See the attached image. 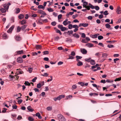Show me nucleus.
Segmentation results:
<instances>
[{"instance_id": "obj_1", "label": "nucleus", "mask_w": 121, "mask_h": 121, "mask_svg": "<svg viewBox=\"0 0 121 121\" xmlns=\"http://www.w3.org/2000/svg\"><path fill=\"white\" fill-rule=\"evenodd\" d=\"M57 117L60 121H65L66 119L61 114L57 115Z\"/></svg>"}, {"instance_id": "obj_2", "label": "nucleus", "mask_w": 121, "mask_h": 121, "mask_svg": "<svg viewBox=\"0 0 121 121\" xmlns=\"http://www.w3.org/2000/svg\"><path fill=\"white\" fill-rule=\"evenodd\" d=\"M14 38L15 40L17 41H20L22 39L21 37L18 35H15L14 37Z\"/></svg>"}, {"instance_id": "obj_3", "label": "nucleus", "mask_w": 121, "mask_h": 121, "mask_svg": "<svg viewBox=\"0 0 121 121\" xmlns=\"http://www.w3.org/2000/svg\"><path fill=\"white\" fill-rule=\"evenodd\" d=\"M10 5V3L9 2H8L7 4H4L3 7L6 10H8L9 8V6Z\"/></svg>"}, {"instance_id": "obj_4", "label": "nucleus", "mask_w": 121, "mask_h": 121, "mask_svg": "<svg viewBox=\"0 0 121 121\" xmlns=\"http://www.w3.org/2000/svg\"><path fill=\"white\" fill-rule=\"evenodd\" d=\"M22 54H24L23 50L18 51H16L15 53V55H17Z\"/></svg>"}, {"instance_id": "obj_5", "label": "nucleus", "mask_w": 121, "mask_h": 121, "mask_svg": "<svg viewBox=\"0 0 121 121\" xmlns=\"http://www.w3.org/2000/svg\"><path fill=\"white\" fill-rule=\"evenodd\" d=\"M58 26V28L60 29L62 31H64L66 30V28L65 27H63L61 25H60Z\"/></svg>"}, {"instance_id": "obj_6", "label": "nucleus", "mask_w": 121, "mask_h": 121, "mask_svg": "<svg viewBox=\"0 0 121 121\" xmlns=\"http://www.w3.org/2000/svg\"><path fill=\"white\" fill-rule=\"evenodd\" d=\"M37 12L38 13L43 14L44 15H47L46 14L44 11L41 9L37 11Z\"/></svg>"}, {"instance_id": "obj_7", "label": "nucleus", "mask_w": 121, "mask_h": 121, "mask_svg": "<svg viewBox=\"0 0 121 121\" xmlns=\"http://www.w3.org/2000/svg\"><path fill=\"white\" fill-rule=\"evenodd\" d=\"M17 62L21 63L23 62L22 58V57H18L17 59Z\"/></svg>"}, {"instance_id": "obj_8", "label": "nucleus", "mask_w": 121, "mask_h": 121, "mask_svg": "<svg viewBox=\"0 0 121 121\" xmlns=\"http://www.w3.org/2000/svg\"><path fill=\"white\" fill-rule=\"evenodd\" d=\"M81 51L82 53L83 54H86L87 53V52L85 49H81Z\"/></svg>"}, {"instance_id": "obj_9", "label": "nucleus", "mask_w": 121, "mask_h": 121, "mask_svg": "<svg viewBox=\"0 0 121 121\" xmlns=\"http://www.w3.org/2000/svg\"><path fill=\"white\" fill-rule=\"evenodd\" d=\"M121 9L119 6H118L116 12L117 14H119L121 13Z\"/></svg>"}, {"instance_id": "obj_10", "label": "nucleus", "mask_w": 121, "mask_h": 121, "mask_svg": "<svg viewBox=\"0 0 121 121\" xmlns=\"http://www.w3.org/2000/svg\"><path fill=\"white\" fill-rule=\"evenodd\" d=\"M13 26H12L7 31V32L8 33H11L14 28Z\"/></svg>"}, {"instance_id": "obj_11", "label": "nucleus", "mask_w": 121, "mask_h": 121, "mask_svg": "<svg viewBox=\"0 0 121 121\" xmlns=\"http://www.w3.org/2000/svg\"><path fill=\"white\" fill-rule=\"evenodd\" d=\"M99 35V34H97L95 35H90V36L91 37L93 38H97V36Z\"/></svg>"}, {"instance_id": "obj_12", "label": "nucleus", "mask_w": 121, "mask_h": 121, "mask_svg": "<svg viewBox=\"0 0 121 121\" xmlns=\"http://www.w3.org/2000/svg\"><path fill=\"white\" fill-rule=\"evenodd\" d=\"M22 25H23L21 27L22 30H23L26 27L27 25L23 24V23H21Z\"/></svg>"}, {"instance_id": "obj_13", "label": "nucleus", "mask_w": 121, "mask_h": 121, "mask_svg": "<svg viewBox=\"0 0 121 121\" xmlns=\"http://www.w3.org/2000/svg\"><path fill=\"white\" fill-rule=\"evenodd\" d=\"M42 46L41 45H36L35 47L36 48L37 50H39L41 48Z\"/></svg>"}, {"instance_id": "obj_14", "label": "nucleus", "mask_w": 121, "mask_h": 121, "mask_svg": "<svg viewBox=\"0 0 121 121\" xmlns=\"http://www.w3.org/2000/svg\"><path fill=\"white\" fill-rule=\"evenodd\" d=\"M16 10L15 13L16 14L19 13L20 11L21 10L20 9L18 8H16L15 9Z\"/></svg>"}, {"instance_id": "obj_15", "label": "nucleus", "mask_w": 121, "mask_h": 121, "mask_svg": "<svg viewBox=\"0 0 121 121\" xmlns=\"http://www.w3.org/2000/svg\"><path fill=\"white\" fill-rule=\"evenodd\" d=\"M36 116L38 117L39 118L41 119L42 118V117L41 116L39 112H37L36 114Z\"/></svg>"}, {"instance_id": "obj_16", "label": "nucleus", "mask_w": 121, "mask_h": 121, "mask_svg": "<svg viewBox=\"0 0 121 121\" xmlns=\"http://www.w3.org/2000/svg\"><path fill=\"white\" fill-rule=\"evenodd\" d=\"M72 95H70L67 96L66 97L65 99H70L72 98Z\"/></svg>"}, {"instance_id": "obj_17", "label": "nucleus", "mask_w": 121, "mask_h": 121, "mask_svg": "<svg viewBox=\"0 0 121 121\" xmlns=\"http://www.w3.org/2000/svg\"><path fill=\"white\" fill-rule=\"evenodd\" d=\"M86 46H87L88 47L90 48L93 46V45L91 43H88L86 44Z\"/></svg>"}, {"instance_id": "obj_18", "label": "nucleus", "mask_w": 121, "mask_h": 121, "mask_svg": "<svg viewBox=\"0 0 121 121\" xmlns=\"http://www.w3.org/2000/svg\"><path fill=\"white\" fill-rule=\"evenodd\" d=\"M31 108V107L30 106H29L27 107V109L29 111L32 112L34 110L32 108Z\"/></svg>"}, {"instance_id": "obj_19", "label": "nucleus", "mask_w": 121, "mask_h": 121, "mask_svg": "<svg viewBox=\"0 0 121 121\" xmlns=\"http://www.w3.org/2000/svg\"><path fill=\"white\" fill-rule=\"evenodd\" d=\"M6 9L5 8H1L0 9V10L2 13H4L6 12Z\"/></svg>"}, {"instance_id": "obj_20", "label": "nucleus", "mask_w": 121, "mask_h": 121, "mask_svg": "<svg viewBox=\"0 0 121 121\" xmlns=\"http://www.w3.org/2000/svg\"><path fill=\"white\" fill-rule=\"evenodd\" d=\"M115 40L113 41H107V42L108 43H112L116 42Z\"/></svg>"}, {"instance_id": "obj_21", "label": "nucleus", "mask_w": 121, "mask_h": 121, "mask_svg": "<svg viewBox=\"0 0 121 121\" xmlns=\"http://www.w3.org/2000/svg\"><path fill=\"white\" fill-rule=\"evenodd\" d=\"M88 3L87 2H85L83 4V7H85L86 6H87V5H88Z\"/></svg>"}, {"instance_id": "obj_22", "label": "nucleus", "mask_w": 121, "mask_h": 121, "mask_svg": "<svg viewBox=\"0 0 121 121\" xmlns=\"http://www.w3.org/2000/svg\"><path fill=\"white\" fill-rule=\"evenodd\" d=\"M24 84L26 86H30V83L28 81H25Z\"/></svg>"}, {"instance_id": "obj_23", "label": "nucleus", "mask_w": 121, "mask_h": 121, "mask_svg": "<svg viewBox=\"0 0 121 121\" xmlns=\"http://www.w3.org/2000/svg\"><path fill=\"white\" fill-rule=\"evenodd\" d=\"M48 11L49 12H53L54 11V10L51 8H49L47 9Z\"/></svg>"}, {"instance_id": "obj_24", "label": "nucleus", "mask_w": 121, "mask_h": 121, "mask_svg": "<svg viewBox=\"0 0 121 121\" xmlns=\"http://www.w3.org/2000/svg\"><path fill=\"white\" fill-rule=\"evenodd\" d=\"M18 17L19 19H22L24 17V15L23 14H21L18 16Z\"/></svg>"}, {"instance_id": "obj_25", "label": "nucleus", "mask_w": 121, "mask_h": 121, "mask_svg": "<svg viewBox=\"0 0 121 121\" xmlns=\"http://www.w3.org/2000/svg\"><path fill=\"white\" fill-rule=\"evenodd\" d=\"M21 27L19 26H18L17 28V32H19L21 30Z\"/></svg>"}, {"instance_id": "obj_26", "label": "nucleus", "mask_w": 121, "mask_h": 121, "mask_svg": "<svg viewBox=\"0 0 121 121\" xmlns=\"http://www.w3.org/2000/svg\"><path fill=\"white\" fill-rule=\"evenodd\" d=\"M42 86L41 84V83H39L37 84V87L38 88H39Z\"/></svg>"}, {"instance_id": "obj_27", "label": "nucleus", "mask_w": 121, "mask_h": 121, "mask_svg": "<svg viewBox=\"0 0 121 121\" xmlns=\"http://www.w3.org/2000/svg\"><path fill=\"white\" fill-rule=\"evenodd\" d=\"M73 36L74 37H76V38H78L79 37V36L78 34H76V33H75V34H73Z\"/></svg>"}, {"instance_id": "obj_28", "label": "nucleus", "mask_w": 121, "mask_h": 121, "mask_svg": "<svg viewBox=\"0 0 121 121\" xmlns=\"http://www.w3.org/2000/svg\"><path fill=\"white\" fill-rule=\"evenodd\" d=\"M90 63L92 65H94L95 64L94 60H91Z\"/></svg>"}, {"instance_id": "obj_29", "label": "nucleus", "mask_w": 121, "mask_h": 121, "mask_svg": "<svg viewBox=\"0 0 121 121\" xmlns=\"http://www.w3.org/2000/svg\"><path fill=\"white\" fill-rule=\"evenodd\" d=\"M113 82V80H110L109 79H107L106 81V82L108 83H112Z\"/></svg>"}, {"instance_id": "obj_30", "label": "nucleus", "mask_w": 121, "mask_h": 121, "mask_svg": "<svg viewBox=\"0 0 121 121\" xmlns=\"http://www.w3.org/2000/svg\"><path fill=\"white\" fill-rule=\"evenodd\" d=\"M83 65L82 63L81 62H79L77 63V65L78 66H81Z\"/></svg>"}, {"instance_id": "obj_31", "label": "nucleus", "mask_w": 121, "mask_h": 121, "mask_svg": "<svg viewBox=\"0 0 121 121\" xmlns=\"http://www.w3.org/2000/svg\"><path fill=\"white\" fill-rule=\"evenodd\" d=\"M28 120L30 121H33L34 120V119L32 117H28Z\"/></svg>"}, {"instance_id": "obj_32", "label": "nucleus", "mask_w": 121, "mask_h": 121, "mask_svg": "<svg viewBox=\"0 0 121 121\" xmlns=\"http://www.w3.org/2000/svg\"><path fill=\"white\" fill-rule=\"evenodd\" d=\"M107 56V54L105 53H103L102 55V57L104 58L106 57Z\"/></svg>"}, {"instance_id": "obj_33", "label": "nucleus", "mask_w": 121, "mask_h": 121, "mask_svg": "<svg viewBox=\"0 0 121 121\" xmlns=\"http://www.w3.org/2000/svg\"><path fill=\"white\" fill-rule=\"evenodd\" d=\"M81 42L82 43H86L87 42L86 40V39H82Z\"/></svg>"}, {"instance_id": "obj_34", "label": "nucleus", "mask_w": 121, "mask_h": 121, "mask_svg": "<svg viewBox=\"0 0 121 121\" xmlns=\"http://www.w3.org/2000/svg\"><path fill=\"white\" fill-rule=\"evenodd\" d=\"M56 33H59L60 35H62V33L60 30L58 29H57L56 30Z\"/></svg>"}, {"instance_id": "obj_35", "label": "nucleus", "mask_w": 121, "mask_h": 121, "mask_svg": "<svg viewBox=\"0 0 121 121\" xmlns=\"http://www.w3.org/2000/svg\"><path fill=\"white\" fill-rule=\"evenodd\" d=\"M47 109L48 111H51L52 110V107L49 106L47 108Z\"/></svg>"}, {"instance_id": "obj_36", "label": "nucleus", "mask_w": 121, "mask_h": 121, "mask_svg": "<svg viewBox=\"0 0 121 121\" xmlns=\"http://www.w3.org/2000/svg\"><path fill=\"white\" fill-rule=\"evenodd\" d=\"M73 33V31L71 30L70 31H68L67 33H68L69 35H70L71 34H72Z\"/></svg>"}, {"instance_id": "obj_37", "label": "nucleus", "mask_w": 121, "mask_h": 121, "mask_svg": "<svg viewBox=\"0 0 121 121\" xmlns=\"http://www.w3.org/2000/svg\"><path fill=\"white\" fill-rule=\"evenodd\" d=\"M103 38V37L102 35H99L98 37V39L99 40H101Z\"/></svg>"}, {"instance_id": "obj_38", "label": "nucleus", "mask_w": 121, "mask_h": 121, "mask_svg": "<svg viewBox=\"0 0 121 121\" xmlns=\"http://www.w3.org/2000/svg\"><path fill=\"white\" fill-rule=\"evenodd\" d=\"M121 77L117 78L116 79L114 80V81L115 82L117 81H119L121 80Z\"/></svg>"}, {"instance_id": "obj_39", "label": "nucleus", "mask_w": 121, "mask_h": 121, "mask_svg": "<svg viewBox=\"0 0 121 121\" xmlns=\"http://www.w3.org/2000/svg\"><path fill=\"white\" fill-rule=\"evenodd\" d=\"M78 84H79L81 86H84V84H83V82H79L78 83Z\"/></svg>"}, {"instance_id": "obj_40", "label": "nucleus", "mask_w": 121, "mask_h": 121, "mask_svg": "<svg viewBox=\"0 0 121 121\" xmlns=\"http://www.w3.org/2000/svg\"><path fill=\"white\" fill-rule=\"evenodd\" d=\"M83 27H86L88 25V23H82Z\"/></svg>"}, {"instance_id": "obj_41", "label": "nucleus", "mask_w": 121, "mask_h": 121, "mask_svg": "<svg viewBox=\"0 0 121 121\" xmlns=\"http://www.w3.org/2000/svg\"><path fill=\"white\" fill-rule=\"evenodd\" d=\"M105 26L107 28H109L110 27V26L109 24H108V23H107L106 24Z\"/></svg>"}, {"instance_id": "obj_42", "label": "nucleus", "mask_w": 121, "mask_h": 121, "mask_svg": "<svg viewBox=\"0 0 121 121\" xmlns=\"http://www.w3.org/2000/svg\"><path fill=\"white\" fill-rule=\"evenodd\" d=\"M77 87V86L75 85H73L72 87V90H73L74 89H76Z\"/></svg>"}, {"instance_id": "obj_43", "label": "nucleus", "mask_w": 121, "mask_h": 121, "mask_svg": "<svg viewBox=\"0 0 121 121\" xmlns=\"http://www.w3.org/2000/svg\"><path fill=\"white\" fill-rule=\"evenodd\" d=\"M34 6H32V7H31L30 8V9L31 10H34L35 11H36L37 10V9H34Z\"/></svg>"}, {"instance_id": "obj_44", "label": "nucleus", "mask_w": 121, "mask_h": 121, "mask_svg": "<svg viewBox=\"0 0 121 121\" xmlns=\"http://www.w3.org/2000/svg\"><path fill=\"white\" fill-rule=\"evenodd\" d=\"M68 27L69 29H71L73 27V25L71 24H69Z\"/></svg>"}, {"instance_id": "obj_45", "label": "nucleus", "mask_w": 121, "mask_h": 121, "mask_svg": "<svg viewBox=\"0 0 121 121\" xmlns=\"http://www.w3.org/2000/svg\"><path fill=\"white\" fill-rule=\"evenodd\" d=\"M91 60V58H89V59H85V61H87L88 62H89Z\"/></svg>"}, {"instance_id": "obj_46", "label": "nucleus", "mask_w": 121, "mask_h": 121, "mask_svg": "<svg viewBox=\"0 0 121 121\" xmlns=\"http://www.w3.org/2000/svg\"><path fill=\"white\" fill-rule=\"evenodd\" d=\"M41 75L43 76L47 77L48 76V74L47 73H45L43 74H42Z\"/></svg>"}, {"instance_id": "obj_47", "label": "nucleus", "mask_w": 121, "mask_h": 121, "mask_svg": "<svg viewBox=\"0 0 121 121\" xmlns=\"http://www.w3.org/2000/svg\"><path fill=\"white\" fill-rule=\"evenodd\" d=\"M43 52L44 55L48 54L49 53V52L47 51H44Z\"/></svg>"}, {"instance_id": "obj_48", "label": "nucleus", "mask_w": 121, "mask_h": 121, "mask_svg": "<svg viewBox=\"0 0 121 121\" xmlns=\"http://www.w3.org/2000/svg\"><path fill=\"white\" fill-rule=\"evenodd\" d=\"M104 14L105 15H107L108 14V13L107 11L106 10L104 13Z\"/></svg>"}, {"instance_id": "obj_49", "label": "nucleus", "mask_w": 121, "mask_h": 121, "mask_svg": "<svg viewBox=\"0 0 121 121\" xmlns=\"http://www.w3.org/2000/svg\"><path fill=\"white\" fill-rule=\"evenodd\" d=\"M17 106L15 104L13 105L12 106V107L14 109H16L17 108Z\"/></svg>"}, {"instance_id": "obj_50", "label": "nucleus", "mask_w": 121, "mask_h": 121, "mask_svg": "<svg viewBox=\"0 0 121 121\" xmlns=\"http://www.w3.org/2000/svg\"><path fill=\"white\" fill-rule=\"evenodd\" d=\"M95 8L96 10H98L99 9V7L98 6H95Z\"/></svg>"}, {"instance_id": "obj_51", "label": "nucleus", "mask_w": 121, "mask_h": 121, "mask_svg": "<svg viewBox=\"0 0 121 121\" xmlns=\"http://www.w3.org/2000/svg\"><path fill=\"white\" fill-rule=\"evenodd\" d=\"M28 70L30 73H31L33 70V69L31 68H28Z\"/></svg>"}, {"instance_id": "obj_52", "label": "nucleus", "mask_w": 121, "mask_h": 121, "mask_svg": "<svg viewBox=\"0 0 121 121\" xmlns=\"http://www.w3.org/2000/svg\"><path fill=\"white\" fill-rule=\"evenodd\" d=\"M7 110V108H3V110L2 111V112L5 113L6 112V110Z\"/></svg>"}, {"instance_id": "obj_53", "label": "nucleus", "mask_w": 121, "mask_h": 121, "mask_svg": "<svg viewBox=\"0 0 121 121\" xmlns=\"http://www.w3.org/2000/svg\"><path fill=\"white\" fill-rule=\"evenodd\" d=\"M71 55L73 56H74L75 55V53L74 51H72L71 52Z\"/></svg>"}, {"instance_id": "obj_54", "label": "nucleus", "mask_w": 121, "mask_h": 121, "mask_svg": "<svg viewBox=\"0 0 121 121\" xmlns=\"http://www.w3.org/2000/svg\"><path fill=\"white\" fill-rule=\"evenodd\" d=\"M38 8L39 9H43L44 7L42 5H39L38 7Z\"/></svg>"}, {"instance_id": "obj_55", "label": "nucleus", "mask_w": 121, "mask_h": 121, "mask_svg": "<svg viewBox=\"0 0 121 121\" xmlns=\"http://www.w3.org/2000/svg\"><path fill=\"white\" fill-rule=\"evenodd\" d=\"M113 46L112 44H108L107 45V47L109 48L113 47Z\"/></svg>"}, {"instance_id": "obj_56", "label": "nucleus", "mask_w": 121, "mask_h": 121, "mask_svg": "<svg viewBox=\"0 0 121 121\" xmlns=\"http://www.w3.org/2000/svg\"><path fill=\"white\" fill-rule=\"evenodd\" d=\"M76 58L77 59H80L82 58V57L77 56H76Z\"/></svg>"}, {"instance_id": "obj_57", "label": "nucleus", "mask_w": 121, "mask_h": 121, "mask_svg": "<svg viewBox=\"0 0 121 121\" xmlns=\"http://www.w3.org/2000/svg\"><path fill=\"white\" fill-rule=\"evenodd\" d=\"M22 116L20 115H19L18 116L17 118V119L19 120H20L22 119Z\"/></svg>"}, {"instance_id": "obj_58", "label": "nucleus", "mask_w": 121, "mask_h": 121, "mask_svg": "<svg viewBox=\"0 0 121 121\" xmlns=\"http://www.w3.org/2000/svg\"><path fill=\"white\" fill-rule=\"evenodd\" d=\"M44 60L46 61H48L49 60V59L48 57H45L43 58Z\"/></svg>"}, {"instance_id": "obj_59", "label": "nucleus", "mask_w": 121, "mask_h": 121, "mask_svg": "<svg viewBox=\"0 0 121 121\" xmlns=\"http://www.w3.org/2000/svg\"><path fill=\"white\" fill-rule=\"evenodd\" d=\"M11 22H14V17H12L11 19Z\"/></svg>"}, {"instance_id": "obj_60", "label": "nucleus", "mask_w": 121, "mask_h": 121, "mask_svg": "<svg viewBox=\"0 0 121 121\" xmlns=\"http://www.w3.org/2000/svg\"><path fill=\"white\" fill-rule=\"evenodd\" d=\"M37 79L36 77H35L32 80V82H35L36 80Z\"/></svg>"}, {"instance_id": "obj_61", "label": "nucleus", "mask_w": 121, "mask_h": 121, "mask_svg": "<svg viewBox=\"0 0 121 121\" xmlns=\"http://www.w3.org/2000/svg\"><path fill=\"white\" fill-rule=\"evenodd\" d=\"M69 58L68 59H73L74 58L72 56L69 55Z\"/></svg>"}, {"instance_id": "obj_62", "label": "nucleus", "mask_w": 121, "mask_h": 121, "mask_svg": "<svg viewBox=\"0 0 121 121\" xmlns=\"http://www.w3.org/2000/svg\"><path fill=\"white\" fill-rule=\"evenodd\" d=\"M62 16V15L61 14L59 15L58 16V18L59 19H60L61 18Z\"/></svg>"}, {"instance_id": "obj_63", "label": "nucleus", "mask_w": 121, "mask_h": 121, "mask_svg": "<svg viewBox=\"0 0 121 121\" xmlns=\"http://www.w3.org/2000/svg\"><path fill=\"white\" fill-rule=\"evenodd\" d=\"M119 58H116L114 59V61L115 63H116V62L117 61L119 60Z\"/></svg>"}, {"instance_id": "obj_64", "label": "nucleus", "mask_w": 121, "mask_h": 121, "mask_svg": "<svg viewBox=\"0 0 121 121\" xmlns=\"http://www.w3.org/2000/svg\"><path fill=\"white\" fill-rule=\"evenodd\" d=\"M82 37L83 38H85L86 37V35L84 33H82Z\"/></svg>"}]
</instances>
